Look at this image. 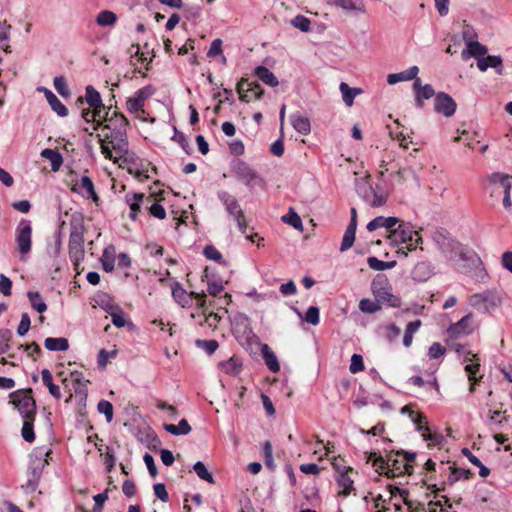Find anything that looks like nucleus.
I'll return each mask as SVG.
<instances>
[{"instance_id":"49","label":"nucleus","mask_w":512,"mask_h":512,"mask_svg":"<svg viewBox=\"0 0 512 512\" xmlns=\"http://www.w3.org/2000/svg\"><path fill=\"white\" fill-rule=\"evenodd\" d=\"M34 420L35 418L24 419L21 429L23 439L29 443H32L35 440Z\"/></svg>"},{"instance_id":"15","label":"nucleus","mask_w":512,"mask_h":512,"mask_svg":"<svg viewBox=\"0 0 512 512\" xmlns=\"http://www.w3.org/2000/svg\"><path fill=\"white\" fill-rule=\"evenodd\" d=\"M386 464L388 465L387 471H385L387 477L394 478L409 474V468H406L405 461L402 459L400 452L388 454Z\"/></svg>"},{"instance_id":"46","label":"nucleus","mask_w":512,"mask_h":512,"mask_svg":"<svg viewBox=\"0 0 512 512\" xmlns=\"http://www.w3.org/2000/svg\"><path fill=\"white\" fill-rule=\"evenodd\" d=\"M116 21V14L109 10L101 11L96 17V23L101 27L113 26Z\"/></svg>"},{"instance_id":"10","label":"nucleus","mask_w":512,"mask_h":512,"mask_svg":"<svg viewBox=\"0 0 512 512\" xmlns=\"http://www.w3.org/2000/svg\"><path fill=\"white\" fill-rule=\"evenodd\" d=\"M155 92L151 85L144 86L138 89L126 101V108L131 114H136L143 111V107L147 99H149Z\"/></svg>"},{"instance_id":"11","label":"nucleus","mask_w":512,"mask_h":512,"mask_svg":"<svg viewBox=\"0 0 512 512\" xmlns=\"http://www.w3.org/2000/svg\"><path fill=\"white\" fill-rule=\"evenodd\" d=\"M232 172L239 181L243 182L248 187H251L253 183L259 179L257 172L242 160L234 162Z\"/></svg>"},{"instance_id":"7","label":"nucleus","mask_w":512,"mask_h":512,"mask_svg":"<svg viewBox=\"0 0 512 512\" xmlns=\"http://www.w3.org/2000/svg\"><path fill=\"white\" fill-rule=\"evenodd\" d=\"M489 181L494 186L492 194L503 193V207L506 211L510 212L512 210V176L500 172H495L489 176Z\"/></svg>"},{"instance_id":"55","label":"nucleus","mask_w":512,"mask_h":512,"mask_svg":"<svg viewBox=\"0 0 512 512\" xmlns=\"http://www.w3.org/2000/svg\"><path fill=\"white\" fill-rule=\"evenodd\" d=\"M196 346L202 350H204L208 355H212L219 347V344L216 340H196Z\"/></svg>"},{"instance_id":"23","label":"nucleus","mask_w":512,"mask_h":512,"mask_svg":"<svg viewBox=\"0 0 512 512\" xmlns=\"http://www.w3.org/2000/svg\"><path fill=\"white\" fill-rule=\"evenodd\" d=\"M218 368L222 373L237 376L242 371V361L239 357L232 356L227 360L219 362Z\"/></svg>"},{"instance_id":"37","label":"nucleus","mask_w":512,"mask_h":512,"mask_svg":"<svg viewBox=\"0 0 512 512\" xmlns=\"http://www.w3.org/2000/svg\"><path fill=\"white\" fill-rule=\"evenodd\" d=\"M256 77L270 87L278 86L279 82L276 76L265 66H257L254 70Z\"/></svg>"},{"instance_id":"9","label":"nucleus","mask_w":512,"mask_h":512,"mask_svg":"<svg viewBox=\"0 0 512 512\" xmlns=\"http://www.w3.org/2000/svg\"><path fill=\"white\" fill-rule=\"evenodd\" d=\"M15 242L20 254L27 255L32 247V225L31 221L21 219L16 227Z\"/></svg>"},{"instance_id":"39","label":"nucleus","mask_w":512,"mask_h":512,"mask_svg":"<svg viewBox=\"0 0 512 512\" xmlns=\"http://www.w3.org/2000/svg\"><path fill=\"white\" fill-rule=\"evenodd\" d=\"M44 346L49 351H66L69 349V342L64 337H48L44 341Z\"/></svg>"},{"instance_id":"3","label":"nucleus","mask_w":512,"mask_h":512,"mask_svg":"<svg viewBox=\"0 0 512 512\" xmlns=\"http://www.w3.org/2000/svg\"><path fill=\"white\" fill-rule=\"evenodd\" d=\"M52 454V449L48 446L35 447L29 459L28 474L29 478L27 486L34 491L39 483L45 467L49 464V456Z\"/></svg>"},{"instance_id":"20","label":"nucleus","mask_w":512,"mask_h":512,"mask_svg":"<svg viewBox=\"0 0 512 512\" xmlns=\"http://www.w3.org/2000/svg\"><path fill=\"white\" fill-rule=\"evenodd\" d=\"M400 219L398 217L390 216H378L372 219L366 226L367 230L372 232L379 228H386L389 232L399 224Z\"/></svg>"},{"instance_id":"61","label":"nucleus","mask_w":512,"mask_h":512,"mask_svg":"<svg viewBox=\"0 0 512 512\" xmlns=\"http://www.w3.org/2000/svg\"><path fill=\"white\" fill-rule=\"evenodd\" d=\"M11 339V331L8 329L0 330V355L9 349V341Z\"/></svg>"},{"instance_id":"2","label":"nucleus","mask_w":512,"mask_h":512,"mask_svg":"<svg viewBox=\"0 0 512 512\" xmlns=\"http://www.w3.org/2000/svg\"><path fill=\"white\" fill-rule=\"evenodd\" d=\"M84 233L85 226L81 214H73L70 219V235H69V258L74 266V270L79 272V266L84 260Z\"/></svg>"},{"instance_id":"59","label":"nucleus","mask_w":512,"mask_h":512,"mask_svg":"<svg viewBox=\"0 0 512 512\" xmlns=\"http://www.w3.org/2000/svg\"><path fill=\"white\" fill-rule=\"evenodd\" d=\"M304 320L312 325H317L320 322V312L317 306H310L304 316Z\"/></svg>"},{"instance_id":"36","label":"nucleus","mask_w":512,"mask_h":512,"mask_svg":"<svg viewBox=\"0 0 512 512\" xmlns=\"http://www.w3.org/2000/svg\"><path fill=\"white\" fill-rule=\"evenodd\" d=\"M339 89L342 94V99L348 107H351L354 103L355 97L363 92L361 88H352L345 82L340 83Z\"/></svg>"},{"instance_id":"21","label":"nucleus","mask_w":512,"mask_h":512,"mask_svg":"<svg viewBox=\"0 0 512 512\" xmlns=\"http://www.w3.org/2000/svg\"><path fill=\"white\" fill-rule=\"evenodd\" d=\"M480 367V360L468 363L464 366V371L467 373L468 380L470 382V393H474L475 386L483 379V374H480Z\"/></svg>"},{"instance_id":"58","label":"nucleus","mask_w":512,"mask_h":512,"mask_svg":"<svg viewBox=\"0 0 512 512\" xmlns=\"http://www.w3.org/2000/svg\"><path fill=\"white\" fill-rule=\"evenodd\" d=\"M462 37H463V40H464L466 46H468L469 44L477 41L478 35H477V32L475 31V29L471 25L464 24L463 30H462Z\"/></svg>"},{"instance_id":"34","label":"nucleus","mask_w":512,"mask_h":512,"mask_svg":"<svg viewBox=\"0 0 512 512\" xmlns=\"http://www.w3.org/2000/svg\"><path fill=\"white\" fill-rule=\"evenodd\" d=\"M106 311L110 314L114 326L122 328L127 325V319L123 310L117 305H108Z\"/></svg>"},{"instance_id":"50","label":"nucleus","mask_w":512,"mask_h":512,"mask_svg":"<svg viewBox=\"0 0 512 512\" xmlns=\"http://www.w3.org/2000/svg\"><path fill=\"white\" fill-rule=\"evenodd\" d=\"M282 221L294 227L295 229L302 230L303 224L300 216L291 208L287 214L282 216Z\"/></svg>"},{"instance_id":"24","label":"nucleus","mask_w":512,"mask_h":512,"mask_svg":"<svg viewBox=\"0 0 512 512\" xmlns=\"http://www.w3.org/2000/svg\"><path fill=\"white\" fill-rule=\"evenodd\" d=\"M40 91H43L46 97L47 102L49 103L51 109L57 113V115L61 117H65L68 115V109L66 106L58 99V97L49 89L41 87Z\"/></svg>"},{"instance_id":"28","label":"nucleus","mask_w":512,"mask_h":512,"mask_svg":"<svg viewBox=\"0 0 512 512\" xmlns=\"http://www.w3.org/2000/svg\"><path fill=\"white\" fill-rule=\"evenodd\" d=\"M488 53V49L486 46L482 45L478 41H475L464 49L461 53V57L463 60H468L470 57L482 58L484 55Z\"/></svg>"},{"instance_id":"12","label":"nucleus","mask_w":512,"mask_h":512,"mask_svg":"<svg viewBox=\"0 0 512 512\" xmlns=\"http://www.w3.org/2000/svg\"><path fill=\"white\" fill-rule=\"evenodd\" d=\"M72 191L79 194L84 199H91L98 203L100 198L95 191L94 183L89 176H82L72 187Z\"/></svg>"},{"instance_id":"16","label":"nucleus","mask_w":512,"mask_h":512,"mask_svg":"<svg viewBox=\"0 0 512 512\" xmlns=\"http://www.w3.org/2000/svg\"><path fill=\"white\" fill-rule=\"evenodd\" d=\"M457 104L454 99L447 93L440 92L436 94L434 100V110L445 117L454 115Z\"/></svg>"},{"instance_id":"35","label":"nucleus","mask_w":512,"mask_h":512,"mask_svg":"<svg viewBox=\"0 0 512 512\" xmlns=\"http://www.w3.org/2000/svg\"><path fill=\"white\" fill-rule=\"evenodd\" d=\"M40 155L50 161L52 171L57 172L61 168L63 157L57 150L46 148L41 151Z\"/></svg>"},{"instance_id":"13","label":"nucleus","mask_w":512,"mask_h":512,"mask_svg":"<svg viewBox=\"0 0 512 512\" xmlns=\"http://www.w3.org/2000/svg\"><path fill=\"white\" fill-rule=\"evenodd\" d=\"M474 328L475 327L472 323V314L468 313L458 322L451 324L447 329V334L450 338L457 339L459 337L472 334Z\"/></svg>"},{"instance_id":"42","label":"nucleus","mask_w":512,"mask_h":512,"mask_svg":"<svg viewBox=\"0 0 512 512\" xmlns=\"http://www.w3.org/2000/svg\"><path fill=\"white\" fill-rule=\"evenodd\" d=\"M72 377L75 394L77 396H80L81 399L86 400L88 394L86 381L83 380L81 374L79 373H72Z\"/></svg>"},{"instance_id":"5","label":"nucleus","mask_w":512,"mask_h":512,"mask_svg":"<svg viewBox=\"0 0 512 512\" xmlns=\"http://www.w3.org/2000/svg\"><path fill=\"white\" fill-rule=\"evenodd\" d=\"M397 225L388 235L391 245L398 246L405 243L407 244V249L413 251L422 244V237L413 229L410 223L399 222Z\"/></svg>"},{"instance_id":"52","label":"nucleus","mask_w":512,"mask_h":512,"mask_svg":"<svg viewBox=\"0 0 512 512\" xmlns=\"http://www.w3.org/2000/svg\"><path fill=\"white\" fill-rule=\"evenodd\" d=\"M193 470L201 480H205L208 483H214L213 476L209 473L203 462H196L193 466Z\"/></svg>"},{"instance_id":"22","label":"nucleus","mask_w":512,"mask_h":512,"mask_svg":"<svg viewBox=\"0 0 512 512\" xmlns=\"http://www.w3.org/2000/svg\"><path fill=\"white\" fill-rule=\"evenodd\" d=\"M193 296V292L188 293L179 283H175L172 286V297L183 308L191 307L193 303Z\"/></svg>"},{"instance_id":"44","label":"nucleus","mask_w":512,"mask_h":512,"mask_svg":"<svg viewBox=\"0 0 512 512\" xmlns=\"http://www.w3.org/2000/svg\"><path fill=\"white\" fill-rule=\"evenodd\" d=\"M489 299V293L483 292V293H475L469 297V304L480 310V311H487L486 303Z\"/></svg>"},{"instance_id":"29","label":"nucleus","mask_w":512,"mask_h":512,"mask_svg":"<svg viewBox=\"0 0 512 512\" xmlns=\"http://www.w3.org/2000/svg\"><path fill=\"white\" fill-rule=\"evenodd\" d=\"M336 482L339 487V495L348 496L353 490L354 481L348 475V471L339 472L336 476Z\"/></svg>"},{"instance_id":"17","label":"nucleus","mask_w":512,"mask_h":512,"mask_svg":"<svg viewBox=\"0 0 512 512\" xmlns=\"http://www.w3.org/2000/svg\"><path fill=\"white\" fill-rule=\"evenodd\" d=\"M217 197L221 201V203L224 205L227 213L230 216H232L234 219L243 216L244 212H243L239 202L229 192L224 191V190L219 191L217 193Z\"/></svg>"},{"instance_id":"31","label":"nucleus","mask_w":512,"mask_h":512,"mask_svg":"<svg viewBox=\"0 0 512 512\" xmlns=\"http://www.w3.org/2000/svg\"><path fill=\"white\" fill-rule=\"evenodd\" d=\"M261 354L268 369L273 373H277L280 370V364L277 356L267 344L261 347Z\"/></svg>"},{"instance_id":"54","label":"nucleus","mask_w":512,"mask_h":512,"mask_svg":"<svg viewBox=\"0 0 512 512\" xmlns=\"http://www.w3.org/2000/svg\"><path fill=\"white\" fill-rule=\"evenodd\" d=\"M291 24L302 32H309L311 29V21L303 15L295 16L291 20Z\"/></svg>"},{"instance_id":"27","label":"nucleus","mask_w":512,"mask_h":512,"mask_svg":"<svg viewBox=\"0 0 512 512\" xmlns=\"http://www.w3.org/2000/svg\"><path fill=\"white\" fill-rule=\"evenodd\" d=\"M143 200L144 194L142 193H127L125 196V201L130 207L129 217L133 221L137 219L138 212L140 211Z\"/></svg>"},{"instance_id":"4","label":"nucleus","mask_w":512,"mask_h":512,"mask_svg":"<svg viewBox=\"0 0 512 512\" xmlns=\"http://www.w3.org/2000/svg\"><path fill=\"white\" fill-rule=\"evenodd\" d=\"M371 292L381 307L382 305L392 308L401 307V299L393 293L392 286L385 275H377L373 279Z\"/></svg>"},{"instance_id":"56","label":"nucleus","mask_w":512,"mask_h":512,"mask_svg":"<svg viewBox=\"0 0 512 512\" xmlns=\"http://www.w3.org/2000/svg\"><path fill=\"white\" fill-rule=\"evenodd\" d=\"M99 413L104 414L106 421L110 423L113 420V405L107 400H100L97 405Z\"/></svg>"},{"instance_id":"38","label":"nucleus","mask_w":512,"mask_h":512,"mask_svg":"<svg viewBox=\"0 0 512 512\" xmlns=\"http://www.w3.org/2000/svg\"><path fill=\"white\" fill-rule=\"evenodd\" d=\"M85 99L89 107L98 110L103 108L102 98L100 93L91 85L86 87Z\"/></svg>"},{"instance_id":"43","label":"nucleus","mask_w":512,"mask_h":512,"mask_svg":"<svg viewBox=\"0 0 512 512\" xmlns=\"http://www.w3.org/2000/svg\"><path fill=\"white\" fill-rule=\"evenodd\" d=\"M27 296L32 308L38 313H44L47 310V305L39 292L29 291Z\"/></svg>"},{"instance_id":"40","label":"nucleus","mask_w":512,"mask_h":512,"mask_svg":"<svg viewBox=\"0 0 512 512\" xmlns=\"http://www.w3.org/2000/svg\"><path fill=\"white\" fill-rule=\"evenodd\" d=\"M432 274L431 267L426 262H420L412 270V277L414 280L423 282L430 278Z\"/></svg>"},{"instance_id":"8","label":"nucleus","mask_w":512,"mask_h":512,"mask_svg":"<svg viewBox=\"0 0 512 512\" xmlns=\"http://www.w3.org/2000/svg\"><path fill=\"white\" fill-rule=\"evenodd\" d=\"M433 241L443 257L447 260L454 261L461 255L459 243L454 241L446 231H435L433 234Z\"/></svg>"},{"instance_id":"63","label":"nucleus","mask_w":512,"mask_h":512,"mask_svg":"<svg viewBox=\"0 0 512 512\" xmlns=\"http://www.w3.org/2000/svg\"><path fill=\"white\" fill-rule=\"evenodd\" d=\"M355 234L354 232L345 230V233L343 235L342 243L340 246V251L344 252L350 249L355 241Z\"/></svg>"},{"instance_id":"19","label":"nucleus","mask_w":512,"mask_h":512,"mask_svg":"<svg viewBox=\"0 0 512 512\" xmlns=\"http://www.w3.org/2000/svg\"><path fill=\"white\" fill-rule=\"evenodd\" d=\"M237 91L239 93V98L243 102H249L248 94L246 92H252L255 94L257 99L261 98L263 94V90L257 82H249L246 79H241L237 84Z\"/></svg>"},{"instance_id":"47","label":"nucleus","mask_w":512,"mask_h":512,"mask_svg":"<svg viewBox=\"0 0 512 512\" xmlns=\"http://www.w3.org/2000/svg\"><path fill=\"white\" fill-rule=\"evenodd\" d=\"M368 266L374 271H384L393 268L396 261L385 262L379 260L377 257L371 256L367 259Z\"/></svg>"},{"instance_id":"14","label":"nucleus","mask_w":512,"mask_h":512,"mask_svg":"<svg viewBox=\"0 0 512 512\" xmlns=\"http://www.w3.org/2000/svg\"><path fill=\"white\" fill-rule=\"evenodd\" d=\"M402 414L407 415L411 421L416 425V430L420 432L423 438L427 441H434L435 436L429 432V428L424 424L426 417L422 413H416L409 406H404L400 411Z\"/></svg>"},{"instance_id":"32","label":"nucleus","mask_w":512,"mask_h":512,"mask_svg":"<svg viewBox=\"0 0 512 512\" xmlns=\"http://www.w3.org/2000/svg\"><path fill=\"white\" fill-rule=\"evenodd\" d=\"M293 128L302 135H308L311 131V124L307 117L298 113L292 114L290 117Z\"/></svg>"},{"instance_id":"62","label":"nucleus","mask_w":512,"mask_h":512,"mask_svg":"<svg viewBox=\"0 0 512 512\" xmlns=\"http://www.w3.org/2000/svg\"><path fill=\"white\" fill-rule=\"evenodd\" d=\"M30 325H31L30 316L28 315V313H23L21 315V320H20V323L17 328L18 335L19 336L26 335L30 329Z\"/></svg>"},{"instance_id":"26","label":"nucleus","mask_w":512,"mask_h":512,"mask_svg":"<svg viewBox=\"0 0 512 512\" xmlns=\"http://www.w3.org/2000/svg\"><path fill=\"white\" fill-rule=\"evenodd\" d=\"M419 68L417 66H411L407 70L399 73H392L387 76V82L390 85H394L401 81H410L416 78L418 75Z\"/></svg>"},{"instance_id":"1","label":"nucleus","mask_w":512,"mask_h":512,"mask_svg":"<svg viewBox=\"0 0 512 512\" xmlns=\"http://www.w3.org/2000/svg\"><path fill=\"white\" fill-rule=\"evenodd\" d=\"M128 120L123 114L113 112L97 135L101 153L106 159L117 162L128 153Z\"/></svg>"},{"instance_id":"18","label":"nucleus","mask_w":512,"mask_h":512,"mask_svg":"<svg viewBox=\"0 0 512 512\" xmlns=\"http://www.w3.org/2000/svg\"><path fill=\"white\" fill-rule=\"evenodd\" d=\"M13 403L23 419L35 418L36 404L32 396L22 395L17 399H14Z\"/></svg>"},{"instance_id":"33","label":"nucleus","mask_w":512,"mask_h":512,"mask_svg":"<svg viewBox=\"0 0 512 512\" xmlns=\"http://www.w3.org/2000/svg\"><path fill=\"white\" fill-rule=\"evenodd\" d=\"M42 383L49 390V393L55 399H60L62 397V393L60 387L53 382V376L49 369H43L41 371Z\"/></svg>"},{"instance_id":"6","label":"nucleus","mask_w":512,"mask_h":512,"mask_svg":"<svg viewBox=\"0 0 512 512\" xmlns=\"http://www.w3.org/2000/svg\"><path fill=\"white\" fill-rule=\"evenodd\" d=\"M355 188L357 195L371 207H382L387 202L388 194L374 188L370 176L357 179Z\"/></svg>"},{"instance_id":"48","label":"nucleus","mask_w":512,"mask_h":512,"mask_svg":"<svg viewBox=\"0 0 512 512\" xmlns=\"http://www.w3.org/2000/svg\"><path fill=\"white\" fill-rule=\"evenodd\" d=\"M381 306L378 301L371 300L369 298H363L359 302V309L363 313L374 314L381 310Z\"/></svg>"},{"instance_id":"45","label":"nucleus","mask_w":512,"mask_h":512,"mask_svg":"<svg viewBox=\"0 0 512 512\" xmlns=\"http://www.w3.org/2000/svg\"><path fill=\"white\" fill-rule=\"evenodd\" d=\"M422 322L420 320H415L412 322H409L407 324L404 337H403V345L405 347H410L413 341V335L418 331V329L421 327Z\"/></svg>"},{"instance_id":"57","label":"nucleus","mask_w":512,"mask_h":512,"mask_svg":"<svg viewBox=\"0 0 512 512\" xmlns=\"http://www.w3.org/2000/svg\"><path fill=\"white\" fill-rule=\"evenodd\" d=\"M53 84L54 88L61 96H69L70 91L64 76H56L53 80Z\"/></svg>"},{"instance_id":"60","label":"nucleus","mask_w":512,"mask_h":512,"mask_svg":"<svg viewBox=\"0 0 512 512\" xmlns=\"http://www.w3.org/2000/svg\"><path fill=\"white\" fill-rule=\"evenodd\" d=\"M116 463L114 450L111 447H106V451L104 454V464L107 473H110L114 468Z\"/></svg>"},{"instance_id":"53","label":"nucleus","mask_w":512,"mask_h":512,"mask_svg":"<svg viewBox=\"0 0 512 512\" xmlns=\"http://www.w3.org/2000/svg\"><path fill=\"white\" fill-rule=\"evenodd\" d=\"M117 355V351L116 350H112V351H107L105 349H101L98 353V357H97V364H98V367L100 369H104L107 365V363L115 358Z\"/></svg>"},{"instance_id":"51","label":"nucleus","mask_w":512,"mask_h":512,"mask_svg":"<svg viewBox=\"0 0 512 512\" xmlns=\"http://www.w3.org/2000/svg\"><path fill=\"white\" fill-rule=\"evenodd\" d=\"M336 4L344 10L363 11L364 4L362 0H336Z\"/></svg>"},{"instance_id":"30","label":"nucleus","mask_w":512,"mask_h":512,"mask_svg":"<svg viewBox=\"0 0 512 512\" xmlns=\"http://www.w3.org/2000/svg\"><path fill=\"white\" fill-rule=\"evenodd\" d=\"M396 492L399 494V496L402 499H404V502L407 505V507L410 510V512H437V510L435 508L430 509L429 511H427L422 504H420V503H413L412 501H410L409 500V493L404 488L396 487L395 491H392L391 493H392V495L395 496Z\"/></svg>"},{"instance_id":"41","label":"nucleus","mask_w":512,"mask_h":512,"mask_svg":"<svg viewBox=\"0 0 512 512\" xmlns=\"http://www.w3.org/2000/svg\"><path fill=\"white\" fill-rule=\"evenodd\" d=\"M435 95V91L430 84H425L416 94H415V104L418 108H423L424 100H428Z\"/></svg>"},{"instance_id":"64","label":"nucleus","mask_w":512,"mask_h":512,"mask_svg":"<svg viewBox=\"0 0 512 512\" xmlns=\"http://www.w3.org/2000/svg\"><path fill=\"white\" fill-rule=\"evenodd\" d=\"M364 369L363 358L359 354H353L351 357L350 371L355 374Z\"/></svg>"},{"instance_id":"25","label":"nucleus","mask_w":512,"mask_h":512,"mask_svg":"<svg viewBox=\"0 0 512 512\" xmlns=\"http://www.w3.org/2000/svg\"><path fill=\"white\" fill-rule=\"evenodd\" d=\"M477 67L482 72L488 68H494L498 74H502V58L497 55L479 58L477 60Z\"/></svg>"}]
</instances>
